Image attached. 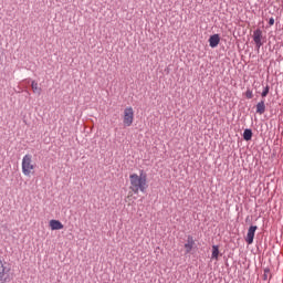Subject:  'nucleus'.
<instances>
[{
	"mask_svg": "<svg viewBox=\"0 0 283 283\" xmlns=\"http://www.w3.org/2000/svg\"><path fill=\"white\" fill-rule=\"evenodd\" d=\"M243 138L244 140H251V138H253V132L251 129H245L243 132Z\"/></svg>",
	"mask_w": 283,
	"mask_h": 283,
	"instance_id": "obj_13",
	"label": "nucleus"
},
{
	"mask_svg": "<svg viewBox=\"0 0 283 283\" xmlns=\"http://www.w3.org/2000/svg\"><path fill=\"white\" fill-rule=\"evenodd\" d=\"M132 196H134V193L129 192L127 196V200H129L132 198Z\"/></svg>",
	"mask_w": 283,
	"mask_h": 283,
	"instance_id": "obj_17",
	"label": "nucleus"
},
{
	"mask_svg": "<svg viewBox=\"0 0 283 283\" xmlns=\"http://www.w3.org/2000/svg\"><path fill=\"white\" fill-rule=\"evenodd\" d=\"M269 25H275V19L270 18V20H269Z\"/></svg>",
	"mask_w": 283,
	"mask_h": 283,
	"instance_id": "obj_16",
	"label": "nucleus"
},
{
	"mask_svg": "<svg viewBox=\"0 0 283 283\" xmlns=\"http://www.w3.org/2000/svg\"><path fill=\"white\" fill-rule=\"evenodd\" d=\"M130 186L129 189L133 193H138V191L145 192L147 190V172L140 170L138 174L129 175Z\"/></svg>",
	"mask_w": 283,
	"mask_h": 283,
	"instance_id": "obj_1",
	"label": "nucleus"
},
{
	"mask_svg": "<svg viewBox=\"0 0 283 283\" xmlns=\"http://www.w3.org/2000/svg\"><path fill=\"white\" fill-rule=\"evenodd\" d=\"M31 88L34 94H41V87H39V83H36V81H32Z\"/></svg>",
	"mask_w": 283,
	"mask_h": 283,
	"instance_id": "obj_12",
	"label": "nucleus"
},
{
	"mask_svg": "<svg viewBox=\"0 0 283 283\" xmlns=\"http://www.w3.org/2000/svg\"><path fill=\"white\" fill-rule=\"evenodd\" d=\"M253 41H254L255 46L258 48V50H260V48H262V30L256 29L253 32Z\"/></svg>",
	"mask_w": 283,
	"mask_h": 283,
	"instance_id": "obj_5",
	"label": "nucleus"
},
{
	"mask_svg": "<svg viewBox=\"0 0 283 283\" xmlns=\"http://www.w3.org/2000/svg\"><path fill=\"white\" fill-rule=\"evenodd\" d=\"M270 90L271 87L269 85L264 87L263 92L261 93L262 98H266V96H269Z\"/></svg>",
	"mask_w": 283,
	"mask_h": 283,
	"instance_id": "obj_14",
	"label": "nucleus"
},
{
	"mask_svg": "<svg viewBox=\"0 0 283 283\" xmlns=\"http://www.w3.org/2000/svg\"><path fill=\"white\" fill-rule=\"evenodd\" d=\"M6 277V263L0 259V282Z\"/></svg>",
	"mask_w": 283,
	"mask_h": 283,
	"instance_id": "obj_11",
	"label": "nucleus"
},
{
	"mask_svg": "<svg viewBox=\"0 0 283 283\" xmlns=\"http://www.w3.org/2000/svg\"><path fill=\"white\" fill-rule=\"evenodd\" d=\"M123 124L124 127H132L134 125V108L132 106L124 109Z\"/></svg>",
	"mask_w": 283,
	"mask_h": 283,
	"instance_id": "obj_3",
	"label": "nucleus"
},
{
	"mask_svg": "<svg viewBox=\"0 0 283 283\" xmlns=\"http://www.w3.org/2000/svg\"><path fill=\"white\" fill-rule=\"evenodd\" d=\"M209 45L210 48H218L220 45V35L219 34H213L209 39Z\"/></svg>",
	"mask_w": 283,
	"mask_h": 283,
	"instance_id": "obj_8",
	"label": "nucleus"
},
{
	"mask_svg": "<svg viewBox=\"0 0 283 283\" xmlns=\"http://www.w3.org/2000/svg\"><path fill=\"white\" fill-rule=\"evenodd\" d=\"M49 227L51 229V231H61V229H63V223L56 219H52L49 222Z\"/></svg>",
	"mask_w": 283,
	"mask_h": 283,
	"instance_id": "obj_6",
	"label": "nucleus"
},
{
	"mask_svg": "<svg viewBox=\"0 0 283 283\" xmlns=\"http://www.w3.org/2000/svg\"><path fill=\"white\" fill-rule=\"evenodd\" d=\"M195 244L196 241L193 240V237H188L187 242L185 243L186 253H191Z\"/></svg>",
	"mask_w": 283,
	"mask_h": 283,
	"instance_id": "obj_7",
	"label": "nucleus"
},
{
	"mask_svg": "<svg viewBox=\"0 0 283 283\" xmlns=\"http://www.w3.org/2000/svg\"><path fill=\"white\" fill-rule=\"evenodd\" d=\"M220 255V247L218 245H212V260H218V256Z\"/></svg>",
	"mask_w": 283,
	"mask_h": 283,
	"instance_id": "obj_10",
	"label": "nucleus"
},
{
	"mask_svg": "<svg viewBox=\"0 0 283 283\" xmlns=\"http://www.w3.org/2000/svg\"><path fill=\"white\" fill-rule=\"evenodd\" d=\"M266 112V104L264 102V99H262L261 102H259L256 104V114H264Z\"/></svg>",
	"mask_w": 283,
	"mask_h": 283,
	"instance_id": "obj_9",
	"label": "nucleus"
},
{
	"mask_svg": "<svg viewBox=\"0 0 283 283\" xmlns=\"http://www.w3.org/2000/svg\"><path fill=\"white\" fill-rule=\"evenodd\" d=\"M245 98H253V91L248 90V91L245 92Z\"/></svg>",
	"mask_w": 283,
	"mask_h": 283,
	"instance_id": "obj_15",
	"label": "nucleus"
},
{
	"mask_svg": "<svg viewBox=\"0 0 283 283\" xmlns=\"http://www.w3.org/2000/svg\"><path fill=\"white\" fill-rule=\"evenodd\" d=\"M22 174L27 178L34 176V171L36 170V163L32 159V155L27 154L22 158Z\"/></svg>",
	"mask_w": 283,
	"mask_h": 283,
	"instance_id": "obj_2",
	"label": "nucleus"
},
{
	"mask_svg": "<svg viewBox=\"0 0 283 283\" xmlns=\"http://www.w3.org/2000/svg\"><path fill=\"white\" fill-rule=\"evenodd\" d=\"M258 231V226H251L249 229H248V233L245 235V242L247 244H252L253 243V240L255 238V232Z\"/></svg>",
	"mask_w": 283,
	"mask_h": 283,
	"instance_id": "obj_4",
	"label": "nucleus"
}]
</instances>
